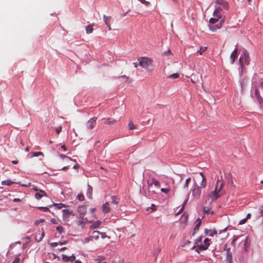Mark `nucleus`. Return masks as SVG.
Listing matches in <instances>:
<instances>
[{
    "mask_svg": "<svg viewBox=\"0 0 263 263\" xmlns=\"http://www.w3.org/2000/svg\"><path fill=\"white\" fill-rule=\"evenodd\" d=\"M220 181V180L219 179V178H218L214 191L211 192L210 194V197L213 201H216L222 195L221 189L224 185V182L223 180H222L220 183L219 187L218 188V183Z\"/></svg>",
    "mask_w": 263,
    "mask_h": 263,
    "instance_id": "nucleus-1",
    "label": "nucleus"
},
{
    "mask_svg": "<svg viewBox=\"0 0 263 263\" xmlns=\"http://www.w3.org/2000/svg\"><path fill=\"white\" fill-rule=\"evenodd\" d=\"M138 61L139 65L148 71L151 70L153 63V60L151 58H148L145 57H141L138 59Z\"/></svg>",
    "mask_w": 263,
    "mask_h": 263,
    "instance_id": "nucleus-2",
    "label": "nucleus"
},
{
    "mask_svg": "<svg viewBox=\"0 0 263 263\" xmlns=\"http://www.w3.org/2000/svg\"><path fill=\"white\" fill-rule=\"evenodd\" d=\"M244 63L248 65L250 63V58H249V54L248 51L246 49H244L243 51L242 54L241 55L239 59V65L241 68H243V61Z\"/></svg>",
    "mask_w": 263,
    "mask_h": 263,
    "instance_id": "nucleus-3",
    "label": "nucleus"
},
{
    "mask_svg": "<svg viewBox=\"0 0 263 263\" xmlns=\"http://www.w3.org/2000/svg\"><path fill=\"white\" fill-rule=\"evenodd\" d=\"M211 239L206 238L204 239L203 242L204 244L201 243L199 247L195 249V251L197 253H199L200 251L206 250L210 245Z\"/></svg>",
    "mask_w": 263,
    "mask_h": 263,
    "instance_id": "nucleus-4",
    "label": "nucleus"
},
{
    "mask_svg": "<svg viewBox=\"0 0 263 263\" xmlns=\"http://www.w3.org/2000/svg\"><path fill=\"white\" fill-rule=\"evenodd\" d=\"M192 195L195 199H199L200 197L201 189L200 186L196 183L193 186Z\"/></svg>",
    "mask_w": 263,
    "mask_h": 263,
    "instance_id": "nucleus-5",
    "label": "nucleus"
},
{
    "mask_svg": "<svg viewBox=\"0 0 263 263\" xmlns=\"http://www.w3.org/2000/svg\"><path fill=\"white\" fill-rule=\"evenodd\" d=\"M224 250L226 251V263H233L232 252L230 248H227V244L224 246Z\"/></svg>",
    "mask_w": 263,
    "mask_h": 263,
    "instance_id": "nucleus-6",
    "label": "nucleus"
},
{
    "mask_svg": "<svg viewBox=\"0 0 263 263\" xmlns=\"http://www.w3.org/2000/svg\"><path fill=\"white\" fill-rule=\"evenodd\" d=\"M147 183L148 186H152L153 185H154L155 187H158V188L160 187V186L159 181L157 180L154 178H149L147 180Z\"/></svg>",
    "mask_w": 263,
    "mask_h": 263,
    "instance_id": "nucleus-7",
    "label": "nucleus"
},
{
    "mask_svg": "<svg viewBox=\"0 0 263 263\" xmlns=\"http://www.w3.org/2000/svg\"><path fill=\"white\" fill-rule=\"evenodd\" d=\"M96 117H93L89 120L86 124L87 128L88 129H92L94 128L96 124Z\"/></svg>",
    "mask_w": 263,
    "mask_h": 263,
    "instance_id": "nucleus-8",
    "label": "nucleus"
},
{
    "mask_svg": "<svg viewBox=\"0 0 263 263\" xmlns=\"http://www.w3.org/2000/svg\"><path fill=\"white\" fill-rule=\"evenodd\" d=\"M215 3L222 6L223 8L228 10L229 8L228 3L224 0H215Z\"/></svg>",
    "mask_w": 263,
    "mask_h": 263,
    "instance_id": "nucleus-9",
    "label": "nucleus"
},
{
    "mask_svg": "<svg viewBox=\"0 0 263 263\" xmlns=\"http://www.w3.org/2000/svg\"><path fill=\"white\" fill-rule=\"evenodd\" d=\"M62 260L64 262H68V261L72 262L74 260H75V259H76V256H74V254H72V255H71L70 256H68L65 254H62Z\"/></svg>",
    "mask_w": 263,
    "mask_h": 263,
    "instance_id": "nucleus-10",
    "label": "nucleus"
},
{
    "mask_svg": "<svg viewBox=\"0 0 263 263\" xmlns=\"http://www.w3.org/2000/svg\"><path fill=\"white\" fill-rule=\"evenodd\" d=\"M44 196H47L46 193L42 190H40L38 192H36L34 194V197L37 200L41 199Z\"/></svg>",
    "mask_w": 263,
    "mask_h": 263,
    "instance_id": "nucleus-11",
    "label": "nucleus"
},
{
    "mask_svg": "<svg viewBox=\"0 0 263 263\" xmlns=\"http://www.w3.org/2000/svg\"><path fill=\"white\" fill-rule=\"evenodd\" d=\"M103 17L104 22L108 28V30H111L110 23L112 20L111 17L110 16H106L105 15H103Z\"/></svg>",
    "mask_w": 263,
    "mask_h": 263,
    "instance_id": "nucleus-12",
    "label": "nucleus"
},
{
    "mask_svg": "<svg viewBox=\"0 0 263 263\" xmlns=\"http://www.w3.org/2000/svg\"><path fill=\"white\" fill-rule=\"evenodd\" d=\"M224 19L222 18L220 21L219 24H217L215 26H212L211 25H209V28L210 30L213 32L216 31L217 29H219L221 27V26H222V24L224 22Z\"/></svg>",
    "mask_w": 263,
    "mask_h": 263,
    "instance_id": "nucleus-13",
    "label": "nucleus"
},
{
    "mask_svg": "<svg viewBox=\"0 0 263 263\" xmlns=\"http://www.w3.org/2000/svg\"><path fill=\"white\" fill-rule=\"evenodd\" d=\"M237 48L235 47L234 50L232 52L230 55L231 63L233 64L235 62L236 58L237 57Z\"/></svg>",
    "mask_w": 263,
    "mask_h": 263,
    "instance_id": "nucleus-14",
    "label": "nucleus"
},
{
    "mask_svg": "<svg viewBox=\"0 0 263 263\" xmlns=\"http://www.w3.org/2000/svg\"><path fill=\"white\" fill-rule=\"evenodd\" d=\"M63 212V219L66 221H67L69 218V216L72 213V211H70L69 209H64L62 211Z\"/></svg>",
    "mask_w": 263,
    "mask_h": 263,
    "instance_id": "nucleus-15",
    "label": "nucleus"
},
{
    "mask_svg": "<svg viewBox=\"0 0 263 263\" xmlns=\"http://www.w3.org/2000/svg\"><path fill=\"white\" fill-rule=\"evenodd\" d=\"M217 231L215 229L211 230V229H204V233L206 235H209L210 237H213L214 235L217 234Z\"/></svg>",
    "mask_w": 263,
    "mask_h": 263,
    "instance_id": "nucleus-16",
    "label": "nucleus"
},
{
    "mask_svg": "<svg viewBox=\"0 0 263 263\" xmlns=\"http://www.w3.org/2000/svg\"><path fill=\"white\" fill-rule=\"evenodd\" d=\"M87 210V206L86 205H80L78 208V212L80 215H84L85 214Z\"/></svg>",
    "mask_w": 263,
    "mask_h": 263,
    "instance_id": "nucleus-17",
    "label": "nucleus"
},
{
    "mask_svg": "<svg viewBox=\"0 0 263 263\" xmlns=\"http://www.w3.org/2000/svg\"><path fill=\"white\" fill-rule=\"evenodd\" d=\"M89 222L92 223V224L90 226V228L93 229L99 228L101 224L102 223V222L100 220H97L96 221H90Z\"/></svg>",
    "mask_w": 263,
    "mask_h": 263,
    "instance_id": "nucleus-18",
    "label": "nucleus"
},
{
    "mask_svg": "<svg viewBox=\"0 0 263 263\" xmlns=\"http://www.w3.org/2000/svg\"><path fill=\"white\" fill-rule=\"evenodd\" d=\"M86 196L88 198L91 199L92 197V187L88 184V188L86 192Z\"/></svg>",
    "mask_w": 263,
    "mask_h": 263,
    "instance_id": "nucleus-19",
    "label": "nucleus"
},
{
    "mask_svg": "<svg viewBox=\"0 0 263 263\" xmlns=\"http://www.w3.org/2000/svg\"><path fill=\"white\" fill-rule=\"evenodd\" d=\"M109 204L108 202H106L104 204H103L102 206V212L104 213H107L110 211V208L109 207Z\"/></svg>",
    "mask_w": 263,
    "mask_h": 263,
    "instance_id": "nucleus-20",
    "label": "nucleus"
},
{
    "mask_svg": "<svg viewBox=\"0 0 263 263\" xmlns=\"http://www.w3.org/2000/svg\"><path fill=\"white\" fill-rule=\"evenodd\" d=\"M202 209L204 214L207 215L210 214L211 215H212L214 214V211H212L209 207L203 206Z\"/></svg>",
    "mask_w": 263,
    "mask_h": 263,
    "instance_id": "nucleus-21",
    "label": "nucleus"
},
{
    "mask_svg": "<svg viewBox=\"0 0 263 263\" xmlns=\"http://www.w3.org/2000/svg\"><path fill=\"white\" fill-rule=\"evenodd\" d=\"M255 96L256 98L257 102L259 104L263 100V99L260 95L259 91L257 89H256L255 90Z\"/></svg>",
    "mask_w": 263,
    "mask_h": 263,
    "instance_id": "nucleus-22",
    "label": "nucleus"
},
{
    "mask_svg": "<svg viewBox=\"0 0 263 263\" xmlns=\"http://www.w3.org/2000/svg\"><path fill=\"white\" fill-rule=\"evenodd\" d=\"M14 183H15V182L11 180L10 179H7V180L2 181V184L4 185H7V186H10V185H11L12 184H14Z\"/></svg>",
    "mask_w": 263,
    "mask_h": 263,
    "instance_id": "nucleus-23",
    "label": "nucleus"
},
{
    "mask_svg": "<svg viewBox=\"0 0 263 263\" xmlns=\"http://www.w3.org/2000/svg\"><path fill=\"white\" fill-rule=\"evenodd\" d=\"M104 120H105L104 124H105L106 125H110L111 124L115 123L116 122V120H114L111 118L104 119Z\"/></svg>",
    "mask_w": 263,
    "mask_h": 263,
    "instance_id": "nucleus-24",
    "label": "nucleus"
},
{
    "mask_svg": "<svg viewBox=\"0 0 263 263\" xmlns=\"http://www.w3.org/2000/svg\"><path fill=\"white\" fill-rule=\"evenodd\" d=\"M92 234H97L98 235H101V237L102 239H104L106 237H107V235L106 234V233H104V232H101L99 231H94L93 232H92Z\"/></svg>",
    "mask_w": 263,
    "mask_h": 263,
    "instance_id": "nucleus-25",
    "label": "nucleus"
},
{
    "mask_svg": "<svg viewBox=\"0 0 263 263\" xmlns=\"http://www.w3.org/2000/svg\"><path fill=\"white\" fill-rule=\"evenodd\" d=\"M249 243H250V240L248 238V236L246 237V238H245V240H244V242H243V245L245 246V248H244V250L245 251H247V248H248V247L249 245Z\"/></svg>",
    "mask_w": 263,
    "mask_h": 263,
    "instance_id": "nucleus-26",
    "label": "nucleus"
},
{
    "mask_svg": "<svg viewBox=\"0 0 263 263\" xmlns=\"http://www.w3.org/2000/svg\"><path fill=\"white\" fill-rule=\"evenodd\" d=\"M207 182H206V178L205 177H203V178L201 180L200 182V186L202 188H205L206 186Z\"/></svg>",
    "mask_w": 263,
    "mask_h": 263,
    "instance_id": "nucleus-27",
    "label": "nucleus"
},
{
    "mask_svg": "<svg viewBox=\"0 0 263 263\" xmlns=\"http://www.w3.org/2000/svg\"><path fill=\"white\" fill-rule=\"evenodd\" d=\"M207 47L201 46L200 47L199 49L197 51V52L199 53L200 55H202L203 53L207 50Z\"/></svg>",
    "mask_w": 263,
    "mask_h": 263,
    "instance_id": "nucleus-28",
    "label": "nucleus"
},
{
    "mask_svg": "<svg viewBox=\"0 0 263 263\" xmlns=\"http://www.w3.org/2000/svg\"><path fill=\"white\" fill-rule=\"evenodd\" d=\"M239 236L237 235H234L233 237L231 239V243L232 246H235V242L238 239Z\"/></svg>",
    "mask_w": 263,
    "mask_h": 263,
    "instance_id": "nucleus-29",
    "label": "nucleus"
},
{
    "mask_svg": "<svg viewBox=\"0 0 263 263\" xmlns=\"http://www.w3.org/2000/svg\"><path fill=\"white\" fill-rule=\"evenodd\" d=\"M59 157L62 159L66 160V161H71L72 160V159L70 158L69 157L63 154H60Z\"/></svg>",
    "mask_w": 263,
    "mask_h": 263,
    "instance_id": "nucleus-30",
    "label": "nucleus"
},
{
    "mask_svg": "<svg viewBox=\"0 0 263 263\" xmlns=\"http://www.w3.org/2000/svg\"><path fill=\"white\" fill-rule=\"evenodd\" d=\"M111 202L112 203L118 204L119 203L118 199L116 196H111Z\"/></svg>",
    "mask_w": 263,
    "mask_h": 263,
    "instance_id": "nucleus-31",
    "label": "nucleus"
},
{
    "mask_svg": "<svg viewBox=\"0 0 263 263\" xmlns=\"http://www.w3.org/2000/svg\"><path fill=\"white\" fill-rule=\"evenodd\" d=\"M223 12H219L215 13V11L213 12V16L218 18V20L221 18L222 17Z\"/></svg>",
    "mask_w": 263,
    "mask_h": 263,
    "instance_id": "nucleus-32",
    "label": "nucleus"
},
{
    "mask_svg": "<svg viewBox=\"0 0 263 263\" xmlns=\"http://www.w3.org/2000/svg\"><path fill=\"white\" fill-rule=\"evenodd\" d=\"M128 126L129 130H133L136 128V125H135L132 121L129 122Z\"/></svg>",
    "mask_w": 263,
    "mask_h": 263,
    "instance_id": "nucleus-33",
    "label": "nucleus"
},
{
    "mask_svg": "<svg viewBox=\"0 0 263 263\" xmlns=\"http://www.w3.org/2000/svg\"><path fill=\"white\" fill-rule=\"evenodd\" d=\"M54 206L58 209H61L63 207H65L66 205L63 203H54Z\"/></svg>",
    "mask_w": 263,
    "mask_h": 263,
    "instance_id": "nucleus-34",
    "label": "nucleus"
},
{
    "mask_svg": "<svg viewBox=\"0 0 263 263\" xmlns=\"http://www.w3.org/2000/svg\"><path fill=\"white\" fill-rule=\"evenodd\" d=\"M86 32L87 33H91L93 31L92 27L90 25L86 27Z\"/></svg>",
    "mask_w": 263,
    "mask_h": 263,
    "instance_id": "nucleus-35",
    "label": "nucleus"
},
{
    "mask_svg": "<svg viewBox=\"0 0 263 263\" xmlns=\"http://www.w3.org/2000/svg\"><path fill=\"white\" fill-rule=\"evenodd\" d=\"M37 209L40 210L41 211L44 212H47L49 211V209L48 207L39 206L37 207Z\"/></svg>",
    "mask_w": 263,
    "mask_h": 263,
    "instance_id": "nucleus-36",
    "label": "nucleus"
},
{
    "mask_svg": "<svg viewBox=\"0 0 263 263\" xmlns=\"http://www.w3.org/2000/svg\"><path fill=\"white\" fill-rule=\"evenodd\" d=\"M56 230L60 234H62V233L64 232V229L62 226L57 227Z\"/></svg>",
    "mask_w": 263,
    "mask_h": 263,
    "instance_id": "nucleus-37",
    "label": "nucleus"
},
{
    "mask_svg": "<svg viewBox=\"0 0 263 263\" xmlns=\"http://www.w3.org/2000/svg\"><path fill=\"white\" fill-rule=\"evenodd\" d=\"M200 226V223L197 222V223L196 224V226H195V227L194 228V232L192 234L193 235H194L196 233V232L199 230Z\"/></svg>",
    "mask_w": 263,
    "mask_h": 263,
    "instance_id": "nucleus-38",
    "label": "nucleus"
},
{
    "mask_svg": "<svg viewBox=\"0 0 263 263\" xmlns=\"http://www.w3.org/2000/svg\"><path fill=\"white\" fill-rule=\"evenodd\" d=\"M259 214L257 216V218L260 217H262V221H263V205L261 206L259 208Z\"/></svg>",
    "mask_w": 263,
    "mask_h": 263,
    "instance_id": "nucleus-39",
    "label": "nucleus"
},
{
    "mask_svg": "<svg viewBox=\"0 0 263 263\" xmlns=\"http://www.w3.org/2000/svg\"><path fill=\"white\" fill-rule=\"evenodd\" d=\"M218 21H219V20L218 19V18H216V17L214 16V17H212L210 19L209 22L211 24H214L216 23L217 22H218Z\"/></svg>",
    "mask_w": 263,
    "mask_h": 263,
    "instance_id": "nucleus-40",
    "label": "nucleus"
},
{
    "mask_svg": "<svg viewBox=\"0 0 263 263\" xmlns=\"http://www.w3.org/2000/svg\"><path fill=\"white\" fill-rule=\"evenodd\" d=\"M227 180H228V183L229 184H232L233 183L232 177L230 174H229L227 176Z\"/></svg>",
    "mask_w": 263,
    "mask_h": 263,
    "instance_id": "nucleus-41",
    "label": "nucleus"
},
{
    "mask_svg": "<svg viewBox=\"0 0 263 263\" xmlns=\"http://www.w3.org/2000/svg\"><path fill=\"white\" fill-rule=\"evenodd\" d=\"M179 75L177 73L172 74L168 76V78H172V79H177L179 77Z\"/></svg>",
    "mask_w": 263,
    "mask_h": 263,
    "instance_id": "nucleus-42",
    "label": "nucleus"
},
{
    "mask_svg": "<svg viewBox=\"0 0 263 263\" xmlns=\"http://www.w3.org/2000/svg\"><path fill=\"white\" fill-rule=\"evenodd\" d=\"M214 11H215V13H216L217 12L218 13L223 12L222 9L220 6L215 7V9Z\"/></svg>",
    "mask_w": 263,
    "mask_h": 263,
    "instance_id": "nucleus-43",
    "label": "nucleus"
},
{
    "mask_svg": "<svg viewBox=\"0 0 263 263\" xmlns=\"http://www.w3.org/2000/svg\"><path fill=\"white\" fill-rule=\"evenodd\" d=\"M191 178H190V177H189V178H187L186 179L185 182V183H184V185H183V188H184V189H185V188H186V187H187V186H188V185H189V183H190V181H191Z\"/></svg>",
    "mask_w": 263,
    "mask_h": 263,
    "instance_id": "nucleus-44",
    "label": "nucleus"
},
{
    "mask_svg": "<svg viewBox=\"0 0 263 263\" xmlns=\"http://www.w3.org/2000/svg\"><path fill=\"white\" fill-rule=\"evenodd\" d=\"M140 193L145 196V197H147V194H146V189L144 188V187H142V189H140Z\"/></svg>",
    "mask_w": 263,
    "mask_h": 263,
    "instance_id": "nucleus-45",
    "label": "nucleus"
},
{
    "mask_svg": "<svg viewBox=\"0 0 263 263\" xmlns=\"http://www.w3.org/2000/svg\"><path fill=\"white\" fill-rule=\"evenodd\" d=\"M77 198L79 201H82L84 200V197L83 194H78L77 195Z\"/></svg>",
    "mask_w": 263,
    "mask_h": 263,
    "instance_id": "nucleus-46",
    "label": "nucleus"
},
{
    "mask_svg": "<svg viewBox=\"0 0 263 263\" xmlns=\"http://www.w3.org/2000/svg\"><path fill=\"white\" fill-rule=\"evenodd\" d=\"M40 155H43V153L42 152H33L32 153V156L33 157H38Z\"/></svg>",
    "mask_w": 263,
    "mask_h": 263,
    "instance_id": "nucleus-47",
    "label": "nucleus"
},
{
    "mask_svg": "<svg viewBox=\"0 0 263 263\" xmlns=\"http://www.w3.org/2000/svg\"><path fill=\"white\" fill-rule=\"evenodd\" d=\"M91 236L90 237H86L83 240V242L84 243H87L88 242H89V241L91 239Z\"/></svg>",
    "mask_w": 263,
    "mask_h": 263,
    "instance_id": "nucleus-48",
    "label": "nucleus"
},
{
    "mask_svg": "<svg viewBox=\"0 0 263 263\" xmlns=\"http://www.w3.org/2000/svg\"><path fill=\"white\" fill-rule=\"evenodd\" d=\"M199 246H200V245L195 240L194 246L191 248V249H196L197 248L199 247Z\"/></svg>",
    "mask_w": 263,
    "mask_h": 263,
    "instance_id": "nucleus-49",
    "label": "nucleus"
},
{
    "mask_svg": "<svg viewBox=\"0 0 263 263\" xmlns=\"http://www.w3.org/2000/svg\"><path fill=\"white\" fill-rule=\"evenodd\" d=\"M45 236V233L43 231V229H42V232L41 235V237H40L39 239L37 240L38 242L41 241L42 239H43L44 237Z\"/></svg>",
    "mask_w": 263,
    "mask_h": 263,
    "instance_id": "nucleus-50",
    "label": "nucleus"
},
{
    "mask_svg": "<svg viewBox=\"0 0 263 263\" xmlns=\"http://www.w3.org/2000/svg\"><path fill=\"white\" fill-rule=\"evenodd\" d=\"M161 191L163 193L167 194L170 191V189L168 188H161Z\"/></svg>",
    "mask_w": 263,
    "mask_h": 263,
    "instance_id": "nucleus-51",
    "label": "nucleus"
},
{
    "mask_svg": "<svg viewBox=\"0 0 263 263\" xmlns=\"http://www.w3.org/2000/svg\"><path fill=\"white\" fill-rule=\"evenodd\" d=\"M247 219H246V218H244L243 219L240 220L239 221V222H238V224H244L245 223H246V222L247 221Z\"/></svg>",
    "mask_w": 263,
    "mask_h": 263,
    "instance_id": "nucleus-52",
    "label": "nucleus"
},
{
    "mask_svg": "<svg viewBox=\"0 0 263 263\" xmlns=\"http://www.w3.org/2000/svg\"><path fill=\"white\" fill-rule=\"evenodd\" d=\"M188 199H189V198H187L186 199H185L184 202H183L182 203V209H184L185 206L186 205L187 202V201H188Z\"/></svg>",
    "mask_w": 263,
    "mask_h": 263,
    "instance_id": "nucleus-53",
    "label": "nucleus"
},
{
    "mask_svg": "<svg viewBox=\"0 0 263 263\" xmlns=\"http://www.w3.org/2000/svg\"><path fill=\"white\" fill-rule=\"evenodd\" d=\"M20 260V258L18 257H16L15 258V259L13 260L12 263H19Z\"/></svg>",
    "mask_w": 263,
    "mask_h": 263,
    "instance_id": "nucleus-54",
    "label": "nucleus"
},
{
    "mask_svg": "<svg viewBox=\"0 0 263 263\" xmlns=\"http://www.w3.org/2000/svg\"><path fill=\"white\" fill-rule=\"evenodd\" d=\"M139 1H140L141 3H142V4H145V5H146V6H147V5H148L149 4V2H147V1H145V0H139Z\"/></svg>",
    "mask_w": 263,
    "mask_h": 263,
    "instance_id": "nucleus-55",
    "label": "nucleus"
},
{
    "mask_svg": "<svg viewBox=\"0 0 263 263\" xmlns=\"http://www.w3.org/2000/svg\"><path fill=\"white\" fill-rule=\"evenodd\" d=\"M120 78H122L125 81H127L129 79L128 77L126 76L125 75L122 76L120 77Z\"/></svg>",
    "mask_w": 263,
    "mask_h": 263,
    "instance_id": "nucleus-56",
    "label": "nucleus"
},
{
    "mask_svg": "<svg viewBox=\"0 0 263 263\" xmlns=\"http://www.w3.org/2000/svg\"><path fill=\"white\" fill-rule=\"evenodd\" d=\"M151 209L153 211H156L157 210V206L154 204H152L151 206Z\"/></svg>",
    "mask_w": 263,
    "mask_h": 263,
    "instance_id": "nucleus-57",
    "label": "nucleus"
},
{
    "mask_svg": "<svg viewBox=\"0 0 263 263\" xmlns=\"http://www.w3.org/2000/svg\"><path fill=\"white\" fill-rule=\"evenodd\" d=\"M91 238H94L96 240H97L99 238V235L95 234H93L92 236H91Z\"/></svg>",
    "mask_w": 263,
    "mask_h": 263,
    "instance_id": "nucleus-58",
    "label": "nucleus"
},
{
    "mask_svg": "<svg viewBox=\"0 0 263 263\" xmlns=\"http://www.w3.org/2000/svg\"><path fill=\"white\" fill-rule=\"evenodd\" d=\"M59 245L58 242H51L50 243V245L52 247H55Z\"/></svg>",
    "mask_w": 263,
    "mask_h": 263,
    "instance_id": "nucleus-59",
    "label": "nucleus"
},
{
    "mask_svg": "<svg viewBox=\"0 0 263 263\" xmlns=\"http://www.w3.org/2000/svg\"><path fill=\"white\" fill-rule=\"evenodd\" d=\"M62 127L61 126H59L56 128V132L59 134L60 132H61Z\"/></svg>",
    "mask_w": 263,
    "mask_h": 263,
    "instance_id": "nucleus-60",
    "label": "nucleus"
},
{
    "mask_svg": "<svg viewBox=\"0 0 263 263\" xmlns=\"http://www.w3.org/2000/svg\"><path fill=\"white\" fill-rule=\"evenodd\" d=\"M202 239V236L198 237L195 240L199 243V242H201Z\"/></svg>",
    "mask_w": 263,
    "mask_h": 263,
    "instance_id": "nucleus-61",
    "label": "nucleus"
},
{
    "mask_svg": "<svg viewBox=\"0 0 263 263\" xmlns=\"http://www.w3.org/2000/svg\"><path fill=\"white\" fill-rule=\"evenodd\" d=\"M227 230V227H226L224 229L221 230H219V234H222L223 233H224L225 232H226Z\"/></svg>",
    "mask_w": 263,
    "mask_h": 263,
    "instance_id": "nucleus-62",
    "label": "nucleus"
},
{
    "mask_svg": "<svg viewBox=\"0 0 263 263\" xmlns=\"http://www.w3.org/2000/svg\"><path fill=\"white\" fill-rule=\"evenodd\" d=\"M21 201L22 200L19 198H14L13 199V201L14 202H21Z\"/></svg>",
    "mask_w": 263,
    "mask_h": 263,
    "instance_id": "nucleus-63",
    "label": "nucleus"
},
{
    "mask_svg": "<svg viewBox=\"0 0 263 263\" xmlns=\"http://www.w3.org/2000/svg\"><path fill=\"white\" fill-rule=\"evenodd\" d=\"M67 243V240H65V241H59V245H63L66 244Z\"/></svg>",
    "mask_w": 263,
    "mask_h": 263,
    "instance_id": "nucleus-64",
    "label": "nucleus"
}]
</instances>
